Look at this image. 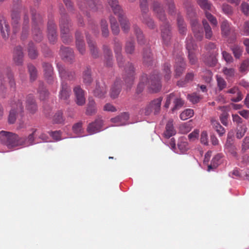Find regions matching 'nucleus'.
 I'll return each mask as SVG.
<instances>
[{"label":"nucleus","mask_w":249,"mask_h":249,"mask_svg":"<svg viewBox=\"0 0 249 249\" xmlns=\"http://www.w3.org/2000/svg\"><path fill=\"white\" fill-rule=\"evenodd\" d=\"M162 98L159 97L151 102L145 108L144 113L146 115H149L153 111L155 114L159 113Z\"/></svg>","instance_id":"9b49d317"},{"label":"nucleus","mask_w":249,"mask_h":249,"mask_svg":"<svg viewBox=\"0 0 249 249\" xmlns=\"http://www.w3.org/2000/svg\"><path fill=\"white\" fill-rule=\"evenodd\" d=\"M43 68L44 71V75L47 82L52 84L54 81L53 68L52 65L48 63H43Z\"/></svg>","instance_id":"6ab92c4d"},{"label":"nucleus","mask_w":249,"mask_h":249,"mask_svg":"<svg viewBox=\"0 0 249 249\" xmlns=\"http://www.w3.org/2000/svg\"><path fill=\"white\" fill-rule=\"evenodd\" d=\"M221 158L220 155L217 154L212 159L211 164L208 166V171H210L211 169H214L217 167Z\"/></svg>","instance_id":"13d9d810"},{"label":"nucleus","mask_w":249,"mask_h":249,"mask_svg":"<svg viewBox=\"0 0 249 249\" xmlns=\"http://www.w3.org/2000/svg\"><path fill=\"white\" fill-rule=\"evenodd\" d=\"M109 5L111 6L115 15H117L119 13L123 11L120 6L118 5L117 0H107Z\"/></svg>","instance_id":"49530a36"},{"label":"nucleus","mask_w":249,"mask_h":249,"mask_svg":"<svg viewBox=\"0 0 249 249\" xmlns=\"http://www.w3.org/2000/svg\"><path fill=\"white\" fill-rule=\"evenodd\" d=\"M103 125V120L99 118L88 125L87 131L89 134L97 133L101 131Z\"/></svg>","instance_id":"2eb2a0df"},{"label":"nucleus","mask_w":249,"mask_h":249,"mask_svg":"<svg viewBox=\"0 0 249 249\" xmlns=\"http://www.w3.org/2000/svg\"><path fill=\"white\" fill-rule=\"evenodd\" d=\"M75 44L77 49L79 53L82 54H84L86 52L85 44L81 33L78 31H77L75 33Z\"/></svg>","instance_id":"412c9836"},{"label":"nucleus","mask_w":249,"mask_h":249,"mask_svg":"<svg viewBox=\"0 0 249 249\" xmlns=\"http://www.w3.org/2000/svg\"><path fill=\"white\" fill-rule=\"evenodd\" d=\"M82 125L83 123L82 122H79L74 124L72 126L73 132L79 136L81 135L84 131Z\"/></svg>","instance_id":"bf43d9fd"},{"label":"nucleus","mask_w":249,"mask_h":249,"mask_svg":"<svg viewBox=\"0 0 249 249\" xmlns=\"http://www.w3.org/2000/svg\"><path fill=\"white\" fill-rule=\"evenodd\" d=\"M122 45L120 42L114 39V52L118 66L120 68L124 67L123 77L127 88L130 89L135 79V69L132 63H125L121 53Z\"/></svg>","instance_id":"f03ea898"},{"label":"nucleus","mask_w":249,"mask_h":249,"mask_svg":"<svg viewBox=\"0 0 249 249\" xmlns=\"http://www.w3.org/2000/svg\"><path fill=\"white\" fill-rule=\"evenodd\" d=\"M194 115V110L192 109H186L180 114V118L186 120L192 117Z\"/></svg>","instance_id":"052dcab7"},{"label":"nucleus","mask_w":249,"mask_h":249,"mask_svg":"<svg viewBox=\"0 0 249 249\" xmlns=\"http://www.w3.org/2000/svg\"><path fill=\"white\" fill-rule=\"evenodd\" d=\"M153 10L160 20L164 21L165 19L164 10L160 4L155 2L153 4Z\"/></svg>","instance_id":"c85d7f7f"},{"label":"nucleus","mask_w":249,"mask_h":249,"mask_svg":"<svg viewBox=\"0 0 249 249\" xmlns=\"http://www.w3.org/2000/svg\"><path fill=\"white\" fill-rule=\"evenodd\" d=\"M0 30L2 37L7 38L10 34V26L3 15H0Z\"/></svg>","instance_id":"f3484780"},{"label":"nucleus","mask_w":249,"mask_h":249,"mask_svg":"<svg viewBox=\"0 0 249 249\" xmlns=\"http://www.w3.org/2000/svg\"><path fill=\"white\" fill-rule=\"evenodd\" d=\"M7 89L5 86V81L4 79L3 73L0 70V95L3 98H5L7 96Z\"/></svg>","instance_id":"c9c22d12"},{"label":"nucleus","mask_w":249,"mask_h":249,"mask_svg":"<svg viewBox=\"0 0 249 249\" xmlns=\"http://www.w3.org/2000/svg\"><path fill=\"white\" fill-rule=\"evenodd\" d=\"M222 34L227 36L229 35L230 31L231 30V25L227 20H224L221 24Z\"/></svg>","instance_id":"a18cd8bd"},{"label":"nucleus","mask_w":249,"mask_h":249,"mask_svg":"<svg viewBox=\"0 0 249 249\" xmlns=\"http://www.w3.org/2000/svg\"><path fill=\"white\" fill-rule=\"evenodd\" d=\"M142 60L143 63L147 66L152 64L153 62V55L149 48H146L143 49L142 52Z\"/></svg>","instance_id":"2f4dec72"},{"label":"nucleus","mask_w":249,"mask_h":249,"mask_svg":"<svg viewBox=\"0 0 249 249\" xmlns=\"http://www.w3.org/2000/svg\"><path fill=\"white\" fill-rule=\"evenodd\" d=\"M175 75L176 77L180 76L185 70V64L181 56H178L176 58Z\"/></svg>","instance_id":"4be33fe9"},{"label":"nucleus","mask_w":249,"mask_h":249,"mask_svg":"<svg viewBox=\"0 0 249 249\" xmlns=\"http://www.w3.org/2000/svg\"><path fill=\"white\" fill-rule=\"evenodd\" d=\"M56 26L53 20H50L48 23V37L49 41L54 43L57 40Z\"/></svg>","instance_id":"4468645a"},{"label":"nucleus","mask_w":249,"mask_h":249,"mask_svg":"<svg viewBox=\"0 0 249 249\" xmlns=\"http://www.w3.org/2000/svg\"><path fill=\"white\" fill-rule=\"evenodd\" d=\"M83 81L86 85H89L92 82V78L91 75V70L89 68H87L83 72Z\"/></svg>","instance_id":"a19ab883"},{"label":"nucleus","mask_w":249,"mask_h":249,"mask_svg":"<svg viewBox=\"0 0 249 249\" xmlns=\"http://www.w3.org/2000/svg\"><path fill=\"white\" fill-rule=\"evenodd\" d=\"M134 40L133 38H130L127 40L125 46V51L127 54H132L135 50Z\"/></svg>","instance_id":"09e8293b"},{"label":"nucleus","mask_w":249,"mask_h":249,"mask_svg":"<svg viewBox=\"0 0 249 249\" xmlns=\"http://www.w3.org/2000/svg\"><path fill=\"white\" fill-rule=\"evenodd\" d=\"M186 47L188 53L194 51L196 48V45L194 44L193 38L191 36L187 37L186 39Z\"/></svg>","instance_id":"4d7b16f0"},{"label":"nucleus","mask_w":249,"mask_h":249,"mask_svg":"<svg viewBox=\"0 0 249 249\" xmlns=\"http://www.w3.org/2000/svg\"><path fill=\"white\" fill-rule=\"evenodd\" d=\"M101 28L102 36L107 37L109 35V30L107 21L105 19H102L101 21Z\"/></svg>","instance_id":"5fc2aeb1"},{"label":"nucleus","mask_w":249,"mask_h":249,"mask_svg":"<svg viewBox=\"0 0 249 249\" xmlns=\"http://www.w3.org/2000/svg\"><path fill=\"white\" fill-rule=\"evenodd\" d=\"M23 52L20 46L16 47L14 51L13 59L17 65H21L23 62Z\"/></svg>","instance_id":"c756f323"},{"label":"nucleus","mask_w":249,"mask_h":249,"mask_svg":"<svg viewBox=\"0 0 249 249\" xmlns=\"http://www.w3.org/2000/svg\"><path fill=\"white\" fill-rule=\"evenodd\" d=\"M86 37L90 52L92 57L95 58H97L99 56V52L95 42L92 40L88 35H86Z\"/></svg>","instance_id":"473e14b6"},{"label":"nucleus","mask_w":249,"mask_h":249,"mask_svg":"<svg viewBox=\"0 0 249 249\" xmlns=\"http://www.w3.org/2000/svg\"><path fill=\"white\" fill-rule=\"evenodd\" d=\"M140 7L142 12L141 20L142 22L146 24L151 29H153L155 24L153 20L148 16L147 13L149 11L147 3V0H140Z\"/></svg>","instance_id":"6e6552de"},{"label":"nucleus","mask_w":249,"mask_h":249,"mask_svg":"<svg viewBox=\"0 0 249 249\" xmlns=\"http://www.w3.org/2000/svg\"><path fill=\"white\" fill-rule=\"evenodd\" d=\"M28 136L20 137L12 132L2 130L0 132V142L9 148L19 146H29L35 144L36 134L37 131L36 128H32Z\"/></svg>","instance_id":"f257e3e1"},{"label":"nucleus","mask_w":249,"mask_h":249,"mask_svg":"<svg viewBox=\"0 0 249 249\" xmlns=\"http://www.w3.org/2000/svg\"><path fill=\"white\" fill-rule=\"evenodd\" d=\"M107 86L103 81H96L95 89L93 91L94 95L99 98H104L107 93Z\"/></svg>","instance_id":"ddd939ff"},{"label":"nucleus","mask_w":249,"mask_h":249,"mask_svg":"<svg viewBox=\"0 0 249 249\" xmlns=\"http://www.w3.org/2000/svg\"><path fill=\"white\" fill-rule=\"evenodd\" d=\"M247 130V127L246 125L242 124L239 126V128H237L236 137L237 138L240 139L242 138L246 133Z\"/></svg>","instance_id":"e2e57ef3"},{"label":"nucleus","mask_w":249,"mask_h":249,"mask_svg":"<svg viewBox=\"0 0 249 249\" xmlns=\"http://www.w3.org/2000/svg\"><path fill=\"white\" fill-rule=\"evenodd\" d=\"M28 68L30 75L31 80L34 81L37 76V71L36 68L31 64L28 65Z\"/></svg>","instance_id":"69168bd1"},{"label":"nucleus","mask_w":249,"mask_h":249,"mask_svg":"<svg viewBox=\"0 0 249 249\" xmlns=\"http://www.w3.org/2000/svg\"><path fill=\"white\" fill-rule=\"evenodd\" d=\"M105 53V64L107 67H112L113 65L112 54L110 49L107 46H103Z\"/></svg>","instance_id":"7c9ffc66"},{"label":"nucleus","mask_w":249,"mask_h":249,"mask_svg":"<svg viewBox=\"0 0 249 249\" xmlns=\"http://www.w3.org/2000/svg\"><path fill=\"white\" fill-rule=\"evenodd\" d=\"M191 25L195 36L197 40H201L203 37L202 28L196 20L192 21Z\"/></svg>","instance_id":"393cba45"},{"label":"nucleus","mask_w":249,"mask_h":249,"mask_svg":"<svg viewBox=\"0 0 249 249\" xmlns=\"http://www.w3.org/2000/svg\"><path fill=\"white\" fill-rule=\"evenodd\" d=\"M211 123L213 128L220 136H222L225 134L226 132L225 128L220 125L218 121L213 118H212L211 119Z\"/></svg>","instance_id":"f704fd0d"},{"label":"nucleus","mask_w":249,"mask_h":249,"mask_svg":"<svg viewBox=\"0 0 249 249\" xmlns=\"http://www.w3.org/2000/svg\"><path fill=\"white\" fill-rule=\"evenodd\" d=\"M33 34L36 41H40L43 38L42 34L39 26L42 24V17L39 14L32 13Z\"/></svg>","instance_id":"0eeeda50"},{"label":"nucleus","mask_w":249,"mask_h":249,"mask_svg":"<svg viewBox=\"0 0 249 249\" xmlns=\"http://www.w3.org/2000/svg\"><path fill=\"white\" fill-rule=\"evenodd\" d=\"M227 92L231 94H234L237 93V96L236 97L232 98L231 99V100L233 102H238L240 101L243 99V96L241 94V92L239 91L238 88L236 87L229 89Z\"/></svg>","instance_id":"37998d69"},{"label":"nucleus","mask_w":249,"mask_h":249,"mask_svg":"<svg viewBox=\"0 0 249 249\" xmlns=\"http://www.w3.org/2000/svg\"><path fill=\"white\" fill-rule=\"evenodd\" d=\"M133 29L137 37L138 42L140 44L144 43V37L141 29L137 25H134Z\"/></svg>","instance_id":"3c124183"},{"label":"nucleus","mask_w":249,"mask_h":249,"mask_svg":"<svg viewBox=\"0 0 249 249\" xmlns=\"http://www.w3.org/2000/svg\"><path fill=\"white\" fill-rule=\"evenodd\" d=\"M71 93V88L64 82L61 83V89L59 92V98L61 100L67 101Z\"/></svg>","instance_id":"aec40b11"},{"label":"nucleus","mask_w":249,"mask_h":249,"mask_svg":"<svg viewBox=\"0 0 249 249\" xmlns=\"http://www.w3.org/2000/svg\"><path fill=\"white\" fill-rule=\"evenodd\" d=\"M79 8L88 15V10L96 12L101 7L100 3L97 0H77Z\"/></svg>","instance_id":"423d86ee"},{"label":"nucleus","mask_w":249,"mask_h":249,"mask_svg":"<svg viewBox=\"0 0 249 249\" xmlns=\"http://www.w3.org/2000/svg\"><path fill=\"white\" fill-rule=\"evenodd\" d=\"M145 87L154 92H157L160 89L161 86L157 73L154 72L149 77L146 74H143L140 79L136 93H141Z\"/></svg>","instance_id":"7ed1b4c3"},{"label":"nucleus","mask_w":249,"mask_h":249,"mask_svg":"<svg viewBox=\"0 0 249 249\" xmlns=\"http://www.w3.org/2000/svg\"><path fill=\"white\" fill-rule=\"evenodd\" d=\"M177 21L179 33L184 34L186 31V27L183 18L180 17H178Z\"/></svg>","instance_id":"680f3d73"},{"label":"nucleus","mask_w":249,"mask_h":249,"mask_svg":"<svg viewBox=\"0 0 249 249\" xmlns=\"http://www.w3.org/2000/svg\"><path fill=\"white\" fill-rule=\"evenodd\" d=\"M53 121L55 124H62L64 122L62 111H58L53 116Z\"/></svg>","instance_id":"0e129e2a"},{"label":"nucleus","mask_w":249,"mask_h":249,"mask_svg":"<svg viewBox=\"0 0 249 249\" xmlns=\"http://www.w3.org/2000/svg\"><path fill=\"white\" fill-rule=\"evenodd\" d=\"M201 98H202L200 95L197 94L196 93L188 95V99L193 104H196L199 102Z\"/></svg>","instance_id":"774afa93"},{"label":"nucleus","mask_w":249,"mask_h":249,"mask_svg":"<svg viewBox=\"0 0 249 249\" xmlns=\"http://www.w3.org/2000/svg\"><path fill=\"white\" fill-rule=\"evenodd\" d=\"M25 108L30 114L33 115L37 112V105L33 95L29 94L27 96Z\"/></svg>","instance_id":"f8f14e48"},{"label":"nucleus","mask_w":249,"mask_h":249,"mask_svg":"<svg viewBox=\"0 0 249 249\" xmlns=\"http://www.w3.org/2000/svg\"><path fill=\"white\" fill-rule=\"evenodd\" d=\"M226 108L225 106H220L218 108V109L223 111L220 116V120L221 123L225 126H227L228 124V118L229 114L225 110Z\"/></svg>","instance_id":"c03bdc74"},{"label":"nucleus","mask_w":249,"mask_h":249,"mask_svg":"<svg viewBox=\"0 0 249 249\" xmlns=\"http://www.w3.org/2000/svg\"><path fill=\"white\" fill-rule=\"evenodd\" d=\"M173 103L174 104V106L172 108V111L173 112H174L176 110L179 109L183 106L184 104L183 100H182V99L176 93Z\"/></svg>","instance_id":"79ce46f5"},{"label":"nucleus","mask_w":249,"mask_h":249,"mask_svg":"<svg viewBox=\"0 0 249 249\" xmlns=\"http://www.w3.org/2000/svg\"><path fill=\"white\" fill-rule=\"evenodd\" d=\"M28 54L31 59H35L37 56V52L33 42H30L29 44Z\"/></svg>","instance_id":"603ef678"},{"label":"nucleus","mask_w":249,"mask_h":249,"mask_svg":"<svg viewBox=\"0 0 249 249\" xmlns=\"http://www.w3.org/2000/svg\"><path fill=\"white\" fill-rule=\"evenodd\" d=\"M176 134V129L173 124V120L170 119L167 123L165 126V130L163 132V136L168 139L171 137L174 136Z\"/></svg>","instance_id":"a878e982"},{"label":"nucleus","mask_w":249,"mask_h":249,"mask_svg":"<svg viewBox=\"0 0 249 249\" xmlns=\"http://www.w3.org/2000/svg\"><path fill=\"white\" fill-rule=\"evenodd\" d=\"M202 24L205 32L206 38L208 39L211 38L213 36V32L211 27L205 19L203 20Z\"/></svg>","instance_id":"864d4df0"},{"label":"nucleus","mask_w":249,"mask_h":249,"mask_svg":"<svg viewBox=\"0 0 249 249\" xmlns=\"http://www.w3.org/2000/svg\"><path fill=\"white\" fill-rule=\"evenodd\" d=\"M60 54L62 59L68 62H71L74 57L73 51L68 47H62L60 49Z\"/></svg>","instance_id":"5701e85b"},{"label":"nucleus","mask_w":249,"mask_h":249,"mask_svg":"<svg viewBox=\"0 0 249 249\" xmlns=\"http://www.w3.org/2000/svg\"><path fill=\"white\" fill-rule=\"evenodd\" d=\"M21 8H14L11 13L12 25L13 32L14 34L18 32L20 29V13L21 12Z\"/></svg>","instance_id":"9d476101"},{"label":"nucleus","mask_w":249,"mask_h":249,"mask_svg":"<svg viewBox=\"0 0 249 249\" xmlns=\"http://www.w3.org/2000/svg\"><path fill=\"white\" fill-rule=\"evenodd\" d=\"M57 68L59 71V75L62 79H68L71 80L75 76V73L73 71H69L61 64H57Z\"/></svg>","instance_id":"dca6fc26"},{"label":"nucleus","mask_w":249,"mask_h":249,"mask_svg":"<svg viewBox=\"0 0 249 249\" xmlns=\"http://www.w3.org/2000/svg\"><path fill=\"white\" fill-rule=\"evenodd\" d=\"M121 90V81L120 80H116L112 86L110 91V96L112 98H116L118 97Z\"/></svg>","instance_id":"72a5a7b5"},{"label":"nucleus","mask_w":249,"mask_h":249,"mask_svg":"<svg viewBox=\"0 0 249 249\" xmlns=\"http://www.w3.org/2000/svg\"><path fill=\"white\" fill-rule=\"evenodd\" d=\"M160 30L163 43L168 46L170 44L172 38V33L168 23L164 22L161 26Z\"/></svg>","instance_id":"1a4fd4ad"},{"label":"nucleus","mask_w":249,"mask_h":249,"mask_svg":"<svg viewBox=\"0 0 249 249\" xmlns=\"http://www.w3.org/2000/svg\"><path fill=\"white\" fill-rule=\"evenodd\" d=\"M97 111L96 104L92 98H89V101L87 105L86 114L87 115H93Z\"/></svg>","instance_id":"cd10ccee"},{"label":"nucleus","mask_w":249,"mask_h":249,"mask_svg":"<svg viewBox=\"0 0 249 249\" xmlns=\"http://www.w3.org/2000/svg\"><path fill=\"white\" fill-rule=\"evenodd\" d=\"M231 50L232 51L234 57L239 59L242 54L243 49L237 45H233L230 47Z\"/></svg>","instance_id":"8fccbe9b"},{"label":"nucleus","mask_w":249,"mask_h":249,"mask_svg":"<svg viewBox=\"0 0 249 249\" xmlns=\"http://www.w3.org/2000/svg\"><path fill=\"white\" fill-rule=\"evenodd\" d=\"M73 92L76 98V103L78 106H83L85 103L84 91L80 86H77L73 89Z\"/></svg>","instance_id":"a211bd4d"},{"label":"nucleus","mask_w":249,"mask_h":249,"mask_svg":"<svg viewBox=\"0 0 249 249\" xmlns=\"http://www.w3.org/2000/svg\"><path fill=\"white\" fill-rule=\"evenodd\" d=\"M37 92L39 94V99L41 100H45L49 96V93L44 87V84L42 82H40Z\"/></svg>","instance_id":"4c0bfd02"},{"label":"nucleus","mask_w":249,"mask_h":249,"mask_svg":"<svg viewBox=\"0 0 249 249\" xmlns=\"http://www.w3.org/2000/svg\"><path fill=\"white\" fill-rule=\"evenodd\" d=\"M110 22L113 34L118 35L120 32V28L116 19L114 17L111 16L110 17Z\"/></svg>","instance_id":"de8ad7c7"},{"label":"nucleus","mask_w":249,"mask_h":249,"mask_svg":"<svg viewBox=\"0 0 249 249\" xmlns=\"http://www.w3.org/2000/svg\"><path fill=\"white\" fill-rule=\"evenodd\" d=\"M128 119L129 114L126 112H124L121 115L111 119V121L116 124L117 125H123L126 124Z\"/></svg>","instance_id":"bb28decb"},{"label":"nucleus","mask_w":249,"mask_h":249,"mask_svg":"<svg viewBox=\"0 0 249 249\" xmlns=\"http://www.w3.org/2000/svg\"><path fill=\"white\" fill-rule=\"evenodd\" d=\"M197 2L204 10H211L212 4L208 0H197Z\"/></svg>","instance_id":"6e6d98bb"},{"label":"nucleus","mask_w":249,"mask_h":249,"mask_svg":"<svg viewBox=\"0 0 249 249\" xmlns=\"http://www.w3.org/2000/svg\"><path fill=\"white\" fill-rule=\"evenodd\" d=\"M217 87L220 90L226 88L227 84L225 80L221 76L217 75L216 76Z\"/></svg>","instance_id":"338daca9"},{"label":"nucleus","mask_w":249,"mask_h":249,"mask_svg":"<svg viewBox=\"0 0 249 249\" xmlns=\"http://www.w3.org/2000/svg\"><path fill=\"white\" fill-rule=\"evenodd\" d=\"M59 25L61 37L63 42L66 44L70 43L72 40V36L70 34L69 27L71 25L68 19V15L62 11L61 12Z\"/></svg>","instance_id":"39448f33"},{"label":"nucleus","mask_w":249,"mask_h":249,"mask_svg":"<svg viewBox=\"0 0 249 249\" xmlns=\"http://www.w3.org/2000/svg\"><path fill=\"white\" fill-rule=\"evenodd\" d=\"M231 136L230 134H228V139L227 142L225 144V147L228 152H230L231 154L235 157H237V153L236 152V148L235 146L233 145L230 142Z\"/></svg>","instance_id":"ea45409f"},{"label":"nucleus","mask_w":249,"mask_h":249,"mask_svg":"<svg viewBox=\"0 0 249 249\" xmlns=\"http://www.w3.org/2000/svg\"><path fill=\"white\" fill-rule=\"evenodd\" d=\"M5 72L6 74L7 78L8 79V83L10 88L14 91L16 89V83L14 77L13 73L12 72L10 69L7 68Z\"/></svg>","instance_id":"e433bc0d"},{"label":"nucleus","mask_w":249,"mask_h":249,"mask_svg":"<svg viewBox=\"0 0 249 249\" xmlns=\"http://www.w3.org/2000/svg\"><path fill=\"white\" fill-rule=\"evenodd\" d=\"M119 18L122 29L125 33H127L130 29V23L124 11H122L116 15Z\"/></svg>","instance_id":"b1692460"},{"label":"nucleus","mask_w":249,"mask_h":249,"mask_svg":"<svg viewBox=\"0 0 249 249\" xmlns=\"http://www.w3.org/2000/svg\"><path fill=\"white\" fill-rule=\"evenodd\" d=\"M23 99L22 95H18V97H14L13 99L10 101L9 105L11 107L8 116V122L10 124L15 123L17 114L22 116L24 112Z\"/></svg>","instance_id":"20e7f679"},{"label":"nucleus","mask_w":249,"mask_h":249,"mask_svg":"<svg viewBox=\"0 0 249 249\" xmlns=\"http://www.w3.org/2000/svg\"><path fill=\"white\" fill-rule=\"evenodd\" d=\"M29 18L27 16L25 15L24 17V21L23 23L22 33H21V39H26L28 36L29 33Z\"/></svg>","instance_id":"58836bf2"}]
</instances>
